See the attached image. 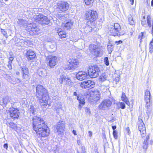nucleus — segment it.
Segmentation results:
<instances>
[{
  "mask_svg": "<svg viewBox=\"0 0 153 153\" xmlns=\"http://www.w3.org/2000/svg\"><path fill=\"white\" fill-rule=\"evenodd\" d=\"M32 126L33 129L39 136L45 137L48 136L50 131L43 119L35 116L32 119Z\"/></svg>",
  "mask_w": 153,
  "mask_h": 153,
  "instance_id": "f257e3e1",
  "label": "nucleus"
},
{
  "mask_svg": "<svg viewBox=\"0 0 153 153\" xmlns=\"http://www.w3.org/2000/svg\"><path fill=\"white\" fill-rule=\"evenodd\" d=\"M36 98L41 103V105L46 108L48 105V101L49 95L48 90L42 85H38L36 88Z\"/></svg>",
  "mask_w": 153,
  "mask_h": 153,
  "instance_id": "f03ea898",
  "label": "nucleus"
},
{
  "mask_svg": "<svg viewBox=\"0 0 153 153\" xmlns=\"http://www.w3.org/2000/svg\"><path fill=\"white\" fill-rule=\"evenodd\" d=\"M137 123L139 125L138 126L139 130L140 132L142 137L144 140L142 147L146 151L149 144L148 142L149 139V135L148 134L146 137L144 136V135L146 133V128L143 120L141 119V120L138 122Z\"/></svg>",
  "mask_w": 153,
  "mask_h": 153,
  "instance_id": "7ed1b4c3",
  "label": "nucleus"
},
{
  "mask_svg": "<svg viewBox=\"0 0 153 153\" xmlns=\"http://www.w3.org/2000/svg\"><path fill=\"white\" fill-rule=\"evenodd\" d=\"M108 33L109 34L114 36H120L121 35L120 31L121 28L118 23H115L114 25H111L108 27Z\"/></svg>",
  "mask_w": 153,
  "mask_h": 153,
  "instance_id": "20e7f679",
  "label": "nucleus"
},
{
  "mask_svg": "<svg viewBox=\"0 0 153 153\" xmlns=\"http://www.w3.org/2000/svg\"><path fill=\"white\" fill-rule=\"evenodd\" d=\"M98 15L96 11L89 10L85 13V18L88 20L90 23L94 24V21L97 18Z\"/></svg>",
  "mask_w": 153,
  "mask_h": 153,
  "instance_id": "39448f33",
  "label": "nucleus"
},
{
  "mask_svg": "<svg viewBox=\"0 0 153 153\" xmlns=\"http://www.w3.org/2000/svg\"><path fill=\"white\" fill-rule=\"evenodd\" d=\"M88 76L91 78H95L98 76L100 71L99 67L97 65H90L88 68Z\"/></svg>",
  "mask_w": 153,
  "mask_h": 153,
  "instance_id": "423d86ee",
  "label": "nucleus"
},
{
  "mask_svg": "<svg viewBox=\"0 0 153 153\" xmlns=\"http://www.w3.org/2000/svg\"><path fill=\"white\" fill-rule=\"evenodd\" d=\"M90 52L97 56H101L103 55V51L102 48L97 45L92 44L89 46Z\"/></svg>",
  "mask_w": 153,
  "mask_h": 153,
  "instance_id": "0eeeda50",
  "label": "nucleus"
},
{
  "mask_svg": "<svg viewBox=\"0 0 153 153\" xmlns=\"http://www.w3.org/2000/svg\"><path fill=\"white\" fill-rule=\"evenodd\" d=\"M34 19L36 22L41 25H48L50 20L45 16L40 14L38 15H35Z\"/></svg>",
  "mask_w": 153,
  "mask_h": 153,
  "instance_id": "6e6552de",
  "label": "nucleus"
},
{
  "mask_svg": "<svg viewBox=\"0 0 153 153\" xmlns=\"http://www.w3.org/2000/svg\"><path fill=\"white\" fill-rule=\"evenodd\" d=\"M69 64L65 66V69L67 70H74L79 65L80 63L77 59L72 58L69 60Z\"/></svg>",
  "mask_w": 153,
  "mask_h": 153,
  "instance_id": "1a4fd4ad",
  "label": "nucleus"
},
{
  "mask_svg": "<svg viewBox=\"0 0 153 153\" xmlns=\"http://www.w3.org/2000/svg\"><path fill=\"white\" fill-rule=\"evenodd\" d=\"M46 63L51 68H53L58 63L57 57L55 56H50L46 58Z\"/></svg>",
  "mask_w": 153,
  "mask_h": 153,
  "instance_id": "9d476101",
  "label": "nucleus"
},
{
  "mask_svg": "<svg viewBox=\"0 0 153 153\" xmlns=\"http://www.w3.org/2000/svg\"><path fill=\"white\" fill-rule=\"evenodd\" d=\"M112 104V102L110 100H105L99 105V107L101 110H108L109 108Z\"/></svg>",
  "mask_w": 153,
  "mask_h": 153,
  "instance_id": "9b49d317",
  "label": "nucleus"
},
{
  "mask_svg": "<svg viewBox=\"0 0 153 153\" xmlns=\"http://www.w3.org/2000/svg\"><path fill=\"white\" fill-rule=\"evenodd\" d=\"M8 111L10 113V117L13 119H17L20 114L19 110L13 107L9 108Z\"/></svg>",
  "mask_w": 153,
  "mask_h": 153,
  "instance_id": "f8f14e48",
  "label": "nucleus"
},
{
  "mask_svg": "<svg viewBox=\"0 0 153 153\" xmlns=\"http://www.w3.org/2000/svg\"><path fill=\"white\" fill-rule=\"evenodd\" d=\"M65 121L61 120L56 125L55 127L57 132L59 134H62L63 133L65 129Z\"/></svg>",
  "mask_w": 153,
  "mask_h": 153,
  "instance_id": "ddd939ff",
  "label": "nucleus"
},
{
  "mask_svg": "<svg viewBox=\"0 0 153 153\" xmlns=\"http://www.w3.org/2000/svg\"><path fill=\"white\" fill-rule=\"evenodd\" d=\"M21 73L22 75V78L27 80L30 78V75L28 68L24 66L20 67Z\"/></svg>",
  "mask_w": 153,
  "mask_h": 153,
  "instance_id": "4468645a",
  "label": "nucleus"
},
{
  "mask_svg": "<svg viewBox=\"0 0 153 153\" xmlns=\"http://www.w3.org/2000/svg\"><path fill=\"white\" fill-rule=\"evenodd\" d=\"M58 8L62 12L68 10L69 8V4L66 2L60 1L58 3Z\"/></svg>",
  "mask_w": 153,
  "mask_h": 153,
  "instance_id": "2eb2a0df",
  "label": "nucleus"
},
{
  "mask_svg": "<svg viewBox=\"0 0 153 153\" xmlns=\"http://www.w3.org/2000/svg\"><path fill=\"white\" fill-rule=\"evenodd\" d=\"M26 56L28 61L33 59L36 55L34 51L30 49L26 50Z\"/></svg>",
  "mask_w": 153,
  "mask_h": 153,
  "instance_id": "dca6fc26",
  "label": "nucleus"
},
{
  "mask_svg": "<svg viewBox=\"0 0 153 153\" xmlns=\"http://www.w3.org/2000/svg\"><path fill=\"white\" fill-rule=\"evenodd\" d=\"M88 74L86 72L80 71L77 73L76 74V78L82 81L86 79L88 77Z\"/></svg>",
  "mask_w": 153,
  "mask_h": 153,
  "instance_id": "f3484780",
  "label": "nucleus"
},
{
  "mask_svg": "<svg viewBox=\"0 0 153 153\" xmlns=\"http://www.w3.org/2000/svg\"><path fill=\"white\" fill-rule=\"evenodd\" d=\"M29 42L27 40H24L20 39H17L15 41V44L17 46H23L27 45Z\"/></svg>",
  "mask_w": 153,
  "mask_h": 153,
  "instance_id": "a211bd4d",
  "label": "nucleus"
},
{
  "mask_svg": "<svg viewBox=\"0 0 153 153\" xmlns=\"http://www.w3.org/2000/svg\"><path fill=\"white\" fill-rule=\"evenodd\" d=\"M10 99L8 96H6L0 100V105L3 107H6L7 105L10 102Z\"/></svg>",
  "mask_w": 153,
  "mask_h": 153,
  "instance_id": "6ab92c4d",
  "label": "nucleus"
},
{
  "mask_svg": "<svg viewBox=\"0 0 153 153\" xmlns=\"http://www.w3.org/2000/svg\"><path fill=\"white\" fill-rule=\"evenodd\" d=\"M145 107L146 108V112L148 116V118L149 117V114L151 113L152 111V109L151 108V103L150 102H146V103L145 105Z\"/></svg>",
  "mask_w": 153,
  "mask_h": 153,
  "instance_id": "aec40b11",
  "label": "nucleus"
},
{
  "mask_svg": "<svg viewBox=\"0 0 153 153\" xmlns=\"http://www.w3.org/2000/svg\"><path fill=\"white\" fill-rule=\"evenodd\" d=\"M150 93L149 90L147 89L145 93V101L146 102H150Z\"/></svg>",
  "mask_w": 153,
  "mask_h": 153,
  "instance_id": "412c9836",
  "label": "nucleus"
},
{
  "mask_svg": "<svg viewBox=\"0 0 153 153\" xmlns=\"http://www.w3.org/2000/svg\"><path fill=\"white\" fill-rule=\"evenodd\" d=\"M57 31L59 35L61 38H64L66 37V33L63 30L61 29H59Z\"/></svg>",
  "mask_w": 153,
  "mask_h": 153,
  "instance_id": "4be33fe9",
  "label": "nucleus"
},
{
  "mask_svg": "<svg viewBox=\"0 0 153 153\" xmlns=\"http://www.w3.org/2000/svg\"><path fill=\"white\" fill-rule=\"evenodd\" d=\"M39 30V29L38 27H37L35 28H33L32 29V30H29L28 31L29 32V33L30 35H35L37 34H38V33Z\"/></svg>",
  "mask_w": 153,
  "mask_h": 153,
  "instance_id": "5701e85b",
  "label": "nucleus"
},
{
  "mask_svg": "<svg viewBox=\"0 0 153 153\" xmlns=\"http://www.w3.org/2000/svg\"><path fill=\"white\" fill-rule=\"evenodd\" d=\"M134 16L131 14L129 15L128 16V20L129 24L131 25H134L135 24V20L134 19Z\"/></svg>",
  "mask_w": 153,
  "mask_h": 153,
  "instance_id": "b1692460",
  "label": "nucleus"
},
{
  "mask_svg": "<svg viewBox=\"0 0 153 153\" xmlns=\"http://www.w3.org/2000/svg\"><path fill=\"white\" fill-rule=\"evenodd\" d=\"M100 93L99 91H97L94 93V101H97L99 100L100 97Z\"/></svg>",
  "mask_w": 153,
  "mask_h": 153,
  "instance_id": "393cba45",
  "label": "nucleus"
},
{
  "mask_svg": "<svg viewBox=\"0 0 153 153\" xmlns=\"http://www.w3.org/2000/svg\"><path fill=\"white\" fill-rule=\"evenodd\" d=\"M122 100L125 102L127 105H129L130 103L128 101V99L126 97L125 94L124 92H122L121 96Z\"/></svg>",
  "mask_w": 153,
  "mask_h": 153,
  "instance_id": "a878e982",
  "label": "nucleus"
},
{
  "mask_svg": "<svg viewBox=\"0 0 153 153\" xmlns=\"http://www.w3.org/2000/svg\"><path fill=\"white\" fill-rule=\"evenodd\" d=\"M73 25V22L71 21H68L66 22L65 25L64 27L66 29L69 30L71 29Z\"/></svg>",
  "mask_w": 153,
  "mask_h": 153,
  "instance_id": "bb28decb",
  "label": "nucleus"
},
{
  "mask_svg": "<svg viewBox=\"0 0 153 153\" xmlns=\"http://www.w3.org/2000/svg\"><path fill=\"white\" fill-rule=\"evenodd\" d=\"M107 76L105 73H102L99 77V81L100 82H102L105 80H107Z\"/></svg>",
  "mask_w": 153,
  "mask_h": 153,
  "instance_id": "cd10ccee",
  "label": "nucleus"
},
{
  "mask_svg": "<svg viewBox=\"0 0 153 153\" xmlns=\"http://www.w3.org/2000/svg\"><path fill=\"white\" fill-rule=\"evenodd\" d=\"M88 80L83 81L81 82L80 86L82 88L86 89L88 88V85L89 84Z\"/></svg>",
  "mask_w": 153,
  "mask_h": 153,
  "instance_id": "c85d7f7f",
  "label": "nucleus"
},
{
  "mask_svg": "<svg viewBox=\"0 0 153 153\" xmlns=\"http://www.w3.org/2000/svg\"><path fill=\"white\" fill-rule=\"evenodd\" d=\"M151 18L150 15H148L147 18V22L148 26L149 27H152V24H151Z\"/></svg>",
  "mask_w": 153,
  "mask_h": 153,
  "instance_id": "c756f323",
  "label": "nucleus"
},
{
  "mask_svg": "<svg viewBox=\"0 0 153 153\" xmlns=\"http://www.w3.org/2000/svg\"><path fill=\"white\" fill-rule=\"evenodd\" d=\"M89 84L88 85V88L91 89L94 88L95 86V84L94 81L91 80H88Z\"/></svg>",
  "mask_w": 153,
  "mask_h": 153,
  "instance_id": "7c9ffc66",
  "label": "nucleus"
},
{
  "mask_svg": "<svg viewBox=\"0 0 153 153\" xmlns=\"http://www.w3.org/2000/svg\"><path fill=\"white\" fill-rule=\"evenodd\" d=\"M66 79V76L62 75L60 76V77L59 79V82L61 84H62L63 82H65Z\"/></svg>",
  "mask_w": 153,
  "mask_h": 153,
  "instance_id": "2f4dec72",
  "label": "nucleus"
},
{
  "mask_svg": "<svg viewBox=\"0 0 153 153\" xmlns=\"http://www.w3.org/2000/svg\"><path fill=\"white\" fill-rule=\"evenodd\" d=\"M7 126H9L11 128L14 129H15L16 128V125L13 122L7 123Z\"/></svg>",
  "mask_w": 153,
  "mask_h": 153,
  "instance_id": "473e14b6",
  "label": "nucleus"
},
{
  "mask_svg": "<svg viewBox=\"0 0 153 153\" xmlns=\"http://www.w3.org/2000/svg\"><path fill=\"white\" fill-rule=\"evenodd\" d=\"M37 26L36 24L34 23H32L30 24V26H27V29L28 30H32V29L33 28H35L37 27Z\"/></svg>",
  "mask_w": 153,
  "mask_h": 153,
  "instance_id": "72a5a7b5",
  "label": "nucleus"
},
{
  "mask_svg": "<svg viewBox=\"0 0 153 153\" xmlns=\"http://www.w3.org/2000/svg\"><path fill=\"white\" fill-rule=\"evenodd\" d=\"M94 0H85V2L87 5H91L92 4Z\"/></svg>",
  "mask_w": 153,
  "mask_h": 153,
  "instance_id": "f704fd0d",
  "label": "nucleus"
},
{
  "mask_svg": "<svg viewBox=\"0 0 153 153\" xmlns=\"http://www.w3.org/2000/svg\"><path fill=\"white\" fill-rule=\"evenodd\" d=\"M92 30V27L89 26V25L86 26L85 28V31L86 33H88L91 32Z\"/></svg>",
  "mask_w": 153,
  "mask_h": 153,
  "instance_id": "c9c22d12",
  "label": "nucleus"
},
{
  "mask_svg": "<svg viewBox=\"0 0 153 153\" xmlns=\"http://www.w3.org/2000/svg\"><path fill=\"white\" fill-rule=\"evenodd\" d=\"M77 100L79 101V104H81L82 105L85 104V99L83 97H82L81 96L79 97V99Z\"/></svg>",
  "mask_w": 153,
  "mask_h": 153,
  "instance_id": "e433bc0d",
  "label": "nucleus"
},
{
  "mask_svg": "<svg viewBox=\"0 0 153 153\" xmlns=\"http://www.w3.org/2000/svg\"><path fill=\"white\" fill-rule=\"evenodd\" d=\"M25 23V21L23 19H19L18 23L20 25H23Z\"/></svg>",
  "mask_w": 153,
  "mask_h": 153,
  "instance_id": "4c0bfd02",
  "label": "nucleus"
},
{
  "mask_svg": "<svg viewBox=\"0 0 153 153\" xmlns=\"http://www.w3.org/2000/svg\"><path fill=\"white\" fill-rule=\"evenodd\" d=\"M36 110V109L34 108L33 106H30V110L31 113H32L33 114H34Z\"/></svg>",
  "mask_w": 153,
  "mask_h": 153,
  "instance_id": "58836bf2",
  "label": "nucleus"
},
{
  "mask_svg": "<svg viewBox=\"0 0 153 153\" xmlns=\"http://www.w3.org/2000/svg\"><path fill=\"white\" fill-rule=\"evenodd\" d=\"M104 63L106 66H108L109 65V63L108 57H106L104 58Z\"/></svg>",
  "mask_w": 153,
  "mask_h": 153,
  "instance_id": "ea45409f",
  "label": "nucleus"
},
{
  "mask_svg": "<svg viewBox=\"0 0 153 153\" xmlns=\"http://www.w3.org/2000/svg\"><path fill=\"white\" fill-rule=\"evenodd\" d=\"M73 95L77 97L76 99L77 100H79V97L81 96V94H80L79 92L77 93V92H74L73 93Z\"/></svg>",
  "mask_w": 153,
  "mask_h": 153,
  "instance_id": "a19ab883",
  "label": "nucleus"
},
{
  "mask_svg": "<svg viewBox=\"0 0 153 153\" xmlns=\"http://www.w3.org/2000/svg\"><path fill=\"white\" fill-rule=\"evenodd\" d=\"M119 105L120 108L122 109H124L125 108L126 105L124 103L122 102L119 103Z\"/></svg>",
  "mask_w": 153,
  "mask_h": 153,
  "instance_id": "79ce46f5",
  "label": "nucleus"
},
{
  "mask_svg": "<svg viewBox=\"0 0 153 153\" xmlns=\"http://www.w3.org/2000/svg\"><path fill=\"white\" fill-rule=\"evenodd\" d=\"M144 32H141L138 36V39H140V42H141L142 39L144 38L143 34Z\"/></svg>",
  "mask_w": 153,
  "mask_h": 153,
  "instance_id": "37998d69",
  "label": "nucleus"
},
{
  "mask_svg": "<svg viewBox=\"0 0 153 153\" xmlns=\"http://www.w3.org/2000/svg\"><path fill=\"white\" fill-rule=\"evenodd\" d=\"M113 46H107V49L108 52V53H111L113 51Z\"/></svg>",
  "mask_w": 153,
  "mask_h": 153,
  "instance_id": "c03bdc74",
  "label": "nucleus"
},
{
  "mask_svg": "<svg viewBox=\"0 0 153 153\" xmlns=\"http://www.w3.org/2000/svg\"><path fill=\"white\" fill-rule=\"evenodd\" d=\"M1 33L3 34L4 36L6 37H7V32L6 31V30H5L2 28H1Z\"/></svg>",
  "mask_w": 153,
  "mask_h": 153,
  "instance_id": "a18cd8bd",
  "label": "nucleus"
},
{
  "mask_svg": "<svg viewBox=\"0 0 153 153\" xmlns=\"http://www.w3.org/2000/svg\"><path fill=\"white\" fill-rule=\"evenodd\" d=\"M117 134V132L116 130L113 131V135L114 138L116 139H117L118 137Z\"/></svg>",
  "mask_w": 153,
  "mask_h": 153,
  "instance_id": "49530a36",
  "label": "nucleus"
},
{
  "mask_svg": "<svg viewBox=\"0 0 153 153\" xmlns=\"http://www.w3.org/2000/svg\"><path fill=\"white\" fill-rule=\"evenodd\" d=\"M39 73L41 74V76H44L46 75L45 70L43 69L42 71L40 70Z\"/></svg>",
  "mask_w": 153,
  "mask_h": 153,
  "instance_id": "de8ad7c7",
  "label": "nucleus"
},
{
  "mask_svg": "<svg viewBox=\"0 0 153 153\" xmlns=\"http://www.w3.org/2000/svg\"><path fill=\"white\" fill-rule=\"evenodd\" d=\"M71 81L70 78H69L67 76H66V79L65 80V83H66V84H69V83H71Z\"/></svg>",
  "mask_w": 153,
  "mask_h": 153,
  "instance_id": "09e8293b",
  "label": "nucleus"
},
{
  "mask_svg": "<svg viewBox=\"0 0 153 153\" xmlns=\"http://www.w3.org/2000/svg\"><path fill=\"white\" fill-rule=\"evenodd\" d=\"M141 24L143 26H145L146 25V19H142L141 22Z\"/></svg>",
  "mask_w": 153,
  "mask_h": 153,
  "instance_id": "8fccbe9b",
  "label": "nucleus"
},
{
  "mask_svg": "<svg viewBox=\"0 0 153 153\" xmlns=\"http://www.w3.org/2000/svg\"><path fill=\"white\" fill-rule=\"evenodd\" d=\"M120 75H118L117 77L115 78L114 79V80L116 82H119L120 80Z\"/></svg>",
  "mask_w": 153,
  "mask_h": 153,
  "instance_id": "3c124183",
  "label": "nucleus"
},
{
  "mask_svg": "<svg viewBox=\"0 0 153 153\" xmlns=\"http://www.w3.org/2000/svg\"><path fill=\"white\" fill-rule=\"evenodd\" d=\"M82 153H85L86 152V149L84 146H82L81 147Z\"/></svg>",
  "mask_w": 153,
  "mask_h": 153,
  "instance_id": "603ef678",
  "label": "nucleus"
},
{
  "mask_svg": "<svg viewBox=\"0 0 153 153\" xmlns=\"http://www.w3.org/2000/svg\"><path fill=\"white\" fill-rule=\"evenodd\" d=\"M11 63V61H9L8 62L7 66L10 70H11L12 69Z\"/></svg>",
  "mask_w": 153,
  "mask_h": 153,
  "instance_id": "864d4df0",
  "label": "nucleus"
},
{
  "mask_svg": "<svg viewBox=\"0 0 153 153\" xmlns=\"http://www.w3.org/2000/svg\"><path fill=\"white\" fill-rule=\"evenodd\" d=\"M149 52L152 53L153 52V46H149Z\"/></svg>",
  "mask_w": 153,
  "mask_h": 153,
  "instance_id": "5fc2aeb1",
  "label": "nucleus"
},
{
  "mask_svg": "<svg viewBox=\"0 0 153 153\" xmlns=\"http://www.w3.org/2000/svg\"><path fill=\"white\" fill-rule=\"evenodd\" d=\"M3 147L6 150H7L8 148V144L7 143H4V144Z\"/></svg>",
  "mask_w": 153,
  "mask_h": 153,
  "instance_id": "6e6d98bb",
  "label": "nucleus"
},
{
  "mask_svg": "<svg viewBox=\"0 0 153 153\" xmlns=\"http://www.w3.org/2000/svg\"><path fill=\"white\" fill-rule=\"evenodd\" d=\"M85 111L87 113H90V112L89 108L87 107L85 108Z\"/></svg>",
  "mask_w": 153,
  "mask_h": 153,
  "instance_id": "4d7b16f0",
  "label": "nucleus"
},
{
  "mask_svg": "<svg viewBox=\"0 0 153 153\" xmlns=\"http://www.w3.org/2000/svg\"><path fill=\"white\" fill-rule=\"evenodd\" d=\"M152 30L151 31V33L153 35V19L152 20Z\"/></svg>",
  "mask_w": 153,
  "mask_h": 153,
  "instance_id": "13d9d810",
  "label": "nucleus"
},
{
  "mask_svg": "<svg viewBox=\"0 0 153 153\" xmlns=\"http://www.w3.org/2000/svg\"><path fill=\"white\" fill-rule=\"evenodd\" d=\"M122 41L121 40H119L118 41H116L115 42V43H117V44H120V43H122Z\"/></svg>",
  "mask_w": 153,
  "mask_h": 153,
  "instance_id": "bf43d9fd",
  "label": "nucleus"
},
{
  "mask_svg": "<svg viewBox=\"0 0 153 153\" xmlns=\"http://www.w3.org/2000/svg\"><path fill=\"white\" fill-rule=\"evenodd\" d=\"M13 57L12 56H11L9 57V61H11L12 62V61L13 60Z\"/></svg>",
  "mask_w": 153,
  "mask_h": 153,
  "instance_id": "052dcab7",
  "label": "nucleus"
},
{
  "mask_svg": "<svg viewBox=\"0 0 153 153\" xmlns=\"http://www.w3.org/2000/svg\"><path fill=\"white\" fill-rule=\"evenodd\" d=\"M88 134H89V136L90 137H91L92 136V132L89 131H88Z\"/></svg>",
  "mask_w": 153,
  "mask_h": 153,
  "instance_id": "680f3d73",
  "label": "nucleus"
},
{
  "mask_svg": "<svg viewBox=\"0 0 153 153\" xmlns=\"http://www.w3.org/2000/svg\"><path fill=\"white\" fill-rule=\"evenodd\" d=\"M113 46V45L110 42H109L108 43L107 46Z\"/></svg>",
  "mask_w": 153,
  "mask_h": 153,
  "instance_id": "e2e57ef3",
  "label": "nucleus"
},
{
  "mask_svg": "<svg viewBox=\"0 0 153 153\" xmlns=\"http://www.w3.org/2000/svg\"><path fill=\"white\" fill-rule=\"evenodd\" d=\"M112 129L113 130V131H114V130H115V129L116 128V126H112Z\"/></svg>",
  "mask_w": 153,
  "mask_h": 153,
  "instance_id": "0e129e2a",
  "label": "nucleus"
},
{
  "mask_svg": "<svg viewBox=\"0 0 153 153\" xmlns=\"http://www.w3.org/2000/svg\"><path fill=\"white\" fill-rule=\"evenodd\" d=\"M72 133L74 135H76V131L75 130H73L72 131Z\"/></svg>",
  "mask_w": 153,
  "mask_h": 153,
  "instance_id": "69168bd1",
  "label": "nucleus"
},
{
  "mask_svg": "<svg viewBox=\"0 0 153 153\" xmlns=\"http://www.w3.org/2000/svg\"><path fill=\"white\" fill-rule=\"evenodd\" d=\"M81 104H79L78 106V108L80 110L82 108V106L81 105Z\"/></svg>",
  "mask_w": 153,
  "mask_h": 153,
  "instance_id": "338daca9",
  "label": "nucleus"
},
{
  "mask_svg": "<svg viewBox=\"0 0 153 153\" xmlns=\"http://www.w3.org/2000/svg\"><path fill=\"white\" fill-rule=\"evenodd\" d=\"M151 6L153 7V0H152L151 2Z\"/></svg>",
  "mask_w": 153,
  "mask_h": 153,
  "instance_id": "774afa93",
  "label": "nucleus"
}]
</instances>
